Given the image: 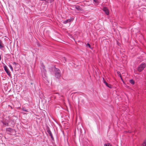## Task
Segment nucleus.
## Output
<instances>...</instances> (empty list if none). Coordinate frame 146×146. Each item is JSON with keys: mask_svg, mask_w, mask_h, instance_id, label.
<instances>
[{"mask_svg": "<svg viewBox=\"0 0 146 146\" xmlns=\"http://www.w3.org/2000/svg\"><path fill=\"white\" fill-rule=\"evenodd\" d=\"M104 146H111V145L109 143H106L104 144Z\"/></svg>", "mask_w": 146, "mask_h": 146, "instance_id": "9b49d317", "label": "nucleus"}, {"mask_svg": "<svg viewBox=\"0 0 146 146\" xmlns=\"http://www.w3.org/2000/svg\"><path fill=\"white\" fill-rule=\"evenodd\" d=\"M44 70L45 71V72H46V71L45 70Z\"/></svg>", "mask_w": 146, "mask_h": 146, "instance_id": "4be33fe9", "label": "nucleus"}, {"mask_svg": "<svg viewBox=\"0 0 146 146\" xmlns=\"http://www.w3.org/2000/svg\"><path fill=\"white\" fill-rule=\"evenodd\" d=\"M143 146H146V140L145 141L143 144Z\"/></svg>", "mask_w": 146, "mask_h": 146, "instance_id": "2eb2a0df", "label": "nucleus"}, {"mask_svg": "<svg viewBox=\"0 0 146 146\" xmlns=\"http://www.w3.org/2000/svg\"><path fill=\"white\" fill-rule=\"evenodd\" d=\"M86 46H88L90 48V45L89 43H87V44Z\"/></svg>", "mask_w": 146, "mask_h": 146, "instance_id": "f3484780", "label": "nucleus"}, {"mask_svg": "<svg viewBox=\"0 0 146 146\" xmlns=\"http://www.w3.org/2000/svg\"><path fill=\"white\" fill-rule=\"evenodd\" d=\"M117 74H118V75L121 77V80H122V77H121V74L120 73V72H117Z\"/></svg>", "mask_w": 146, "mask_h": 146, "instance_id": "ddd939ff", "label": "nucleus"}, {"mask_svg": "<svg viewBox=\"0 0 146 146\" xmlns=\"http://www.w3.org/2000/svg\"><path fill=\"white\" fill-rule=\"evenodd\" d=\"M4 68L5 70V71L6 72L7 74H8V75L9 76H10L11 75V74H10V73L9 71V70L7 69V67L6 66H5L4 67Z\"/></svg>", "mask_w": 146, "mask_h": 146, "instance_id": "39448f33", "label": "nucleus"}, {"mask_svg": "<svg viewBox=\"0 0 146 146\" xmlns=\"http://www.w3.org/2000/svg\"><path fill=\"white\" fill-rule=\"evenodd\" d=\"M103 10L105 12L106 15H108L109 14L108 10L106 7H104Z\"/></svg>", "mask_w": 146, "mask_h": 146, "instance_id": "20e7f679", "label": "nucleus"}, {"mask_svg": "<svg viewBox=\"0 0 146 146\" xmlns=\"http://www.w3.org/2000/svg\"><path fill=\"white\" fill-rule=\"evenodd\" d=\"M76 8L78 10L81 11L82 10V9L79 6H77L76 7Z\"/></svg>", "mask_w": 146, "mask_h": 146, "instance_id": "6e6552de", "label": "nucleus"}, {"mask_svg": "<svg viewBox=\"0 0 146 146\" xmlns=\"http://www.w3.org/2000/svg\"><path fill=\"white\" fill-rule=\"evenodd\" d=\"M3 43H2V42L1 40H0V48H1L3 47Z\"/></svg>", "mask_w": 146, "mask_h": 146, "instance_id": "0eeeda50", "label": "nucleus"}, {"mask_svg": "<svg viewBox=\"0 0 146 146\" xmlns=\"http://www.w3.org/2000/svg\"><path fill=\"white\" fill-rule=\"evenodd\" d=\"M132 84H134L135 83L134 81L133 80H131L129 81Z\"/></svg>", "mask_w": 146, "mask_h": 146, "instance_id": "9d476101", "label": "nucleus"}, {"mask_svg": "<svg viewBox=\"0 0 146 146\" xmlns=\"http://www.w3.org/2000/svg\"><path fill=\"white\" fill-rule=\"evenodd\" d=\"M146 64L145 63H142L138 67L137 70L139 72L142 71L146 67Z\"/></svg>", "mask_w": 146, "mask_h": 146, "instance_id": "f257e3e1", "label": "nucleus"}, {"mask_svg": "<svg viewBox=\"0 0 146 146\" xmlns=\"http://www.w3.org/2000/svg\"><path fill=\"white\" fill-rule=\"evenodd\" d=\"M23 111H26V112H27L28 111L27 110L25 109L24 108H23Z\"/></svg>", "mask_w": 146, "mask_h": 146, "instance_id": "dca6fc26", "label": "nucleus"}, {"mask_svg": "<svg viewBox=\"0 0 146 146\" xmlns=\"http://www.w3.org/2000/svg\"><path fill=\"white\" fill-rule=\"evenodd\" d=\"M9 66V67L10 68V69H11V70L12 71H13V68L12 66L11 65H10Z\"/></svg>", "mask_w": 146, "mask_h": 146, "instance_id": "f8f14e48", "label": "nucleus"}, {"mask_svg": "<svg viewBox=\"0 0 146 146\" xmlns=\"http://www.w3.org/2000/svg\"><path fill=\"white\" fill-rule=\"evenodd\" d=\"M94 1L95 3L96 4V5H98V0H94Z\"/></svg>", "mask_w": 146, "mask_h": 146, "instance_id": "4468645a", "label": "nucleus"}, {"mask_svg": "<svg viewBox=\"0 0 146 146\" xmlns=\"http://www.w3.org/2000/svg\"><path fill=\"white\" fill-rule=\"evenodd\" d=\"M61 76L60 72L58 69H56L55 72V76L57 78H58Z\"/></svg>", "mask_w": 146, "mask_h": 146, "instance_id": "f03ea898", "label": "nucleus"}, {"mask_svg": "<svg viewBox=\"0 0 146 146\" xmlns=\"http://www.w3.org/2000/svg\"><path fill=\"white\" fill-rule=\"evenodd\" d=\"M44 70L45 71V72H46V71L45 70Z\"/></svg>", "mask_w": 146, "mask_h": 146, "instance_id": "412c9836", "label": "nucleus"}, {"mask_svg": "<svg viewBox=\"0 0 146 146\" xmlns=\"http://www.w3.org/2000/svg\"><path fill=\"white\" fill-rule=\"evenodd\" d=\"M71 21V20L70 19H69L67 20L66 21H64V23L66 24V23H67L70 22Z\"/></svg>", "mask_w": 146, "mask_h": 146, "instance_id": "1a4fd4ad", "label": "nucleus"}, {"mask_svg": "<svg viewBox=\"0 0 146 146\" xmlns=\"http://www.w3.org/2000/svg\"><path fill=\"white\" fill-rule=\"evenodd\" d=\"M47 132H48V134L50 135V136H51V138L52 139H53V136H52V134L51 133V131H50V130H48L47 131Z\"/></svg>", "mask_w": 146, "mask_h": 146, "instance_id": "423d86ee", "label": "nucleus"}, {"mask_svg": "<svg viewBox=\"0 0 146 146\" xmlns=\"http://www.w3.org/2000/svg\"><path fill=\"white\" fill-rule=\"evenodd\" d=\"M64 59L66 61V58H64Z\"/></svg>", "mask_w": 146, "mask_h": 146, "instance_id": "6ab92c4d", "label": "nucleus"}, {"mask_svg": "<svg viewBox=\"0 0 146 146\" xmlns=\"http://www.w3.org/2000/svg\"><path fill=\"white\" fill-rule=\"evenodd\" d=\"M44 70L45 71V72H46V71L45 70Z\"/></svg>", "mask_w": 146, "mask_h": 146, "instance_id": "aec40b11", "label": "nucleus"}, {"mask_svg": "<svg viewBox=\"0 0 146 146\" xmlns=\"http://www.w3.org/2000/svg\"><path fill=\"white\" fill-rule=\"evenodd\" d=\"M103 82L107 86L110 88H111V85L110 84H108L104 80V78H103Z\"/></svg>", "mask_w": 146, "mask_h": 146, "instance_id": "7ed1b4c3", "label": "nucleus"}, {"mask_svg": "<svg viewBox=\"0 0 146 146\" xmlns=\"http://www.w3.org/2000/svg\"><path fill=\"white\" fill-rule=\"evenodd\" d=\"M44 74L45 76H46L45 73H43V72L42 73V74Z\"/></svg>", "mask_w": 146, "mask_h": 146, "instance_id": "a211bd4d", "label": "nucleus"}]
</instances>
